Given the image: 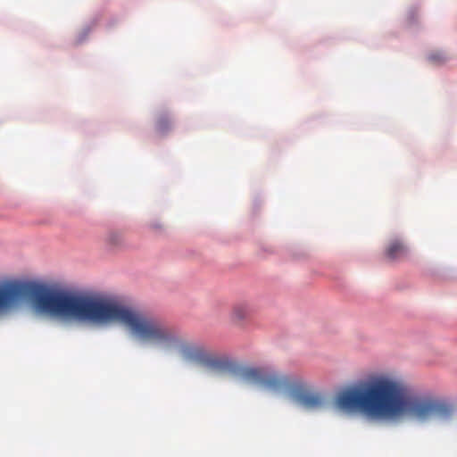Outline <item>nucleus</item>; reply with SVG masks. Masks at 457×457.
<instances>
[{"mask_svg":"<svg viewBox=\"0 0 457 457\" xmlns=\"http://www.w3.org/2000/svg\"><path fill=\"white\" fill-rule=\"evenodd\" d=\"M28 299L35 309L53 317L75 319L95 324L120 323L141 341L149 343V316L116 301L75 295L45 285L7 281L0 284V313Z\"/></svg>","mask_w":457,"mask_h":457,"instance_id":"obj_1","label":"nucleus"},{"mask_svg":"<svg viewBox=\"0 0 457 457\" xmlns=\"http://www.w3.org/2000/svg\"><path fill=\"white\" fill-rule=\"evenodd\" d=\"M243 377L264 389L289 395L306 409H318L324 403L321 395L312 391L305 381L298 376L248 368L244 370Z\"/></svg>","mask_w":457,"mask_h":457,"instance_id":"obj_3","label":"nucleus"},{"mask_svg":"<svg viewBox=\"0 0 457 457\" xmlns=\"http://www.w3.org/2000/svg\"><path fill=\"white\" fill-rule=\"evenodd\" d=\"M335 405L345 411L360 412L376 420L403 418L418 422L452 416L453 407L426 394H415L403 381L379 376L339 392Z\"/></svg>","mask_w":457,"mask_h":457,"instance_id":"obj_2","label":"nucleus"},{"mask_svg":"<svg viewBox=\"0 0 457 457\" xmlns=\"http://www.w3.org/2000/svg\"><path fill=\"white\" fill-rule=\"evenodd\" d=\"M428 59L431 63L440 65L445 63L448 57L443 52H434L428 55Z\"/></svg>","mask_w":457,"mask_h":457,"instance_id":"obj_7","label":"nucleus"},{"mask_svg":"<svg viewBox=\"0 0 457 457\" xmlns=\"http://www.w3.org/2000/svg\"><path fill=\"white\" fill-rule=\"evenodd\" d=\"M407 247L404 243L396 238L389 242L386 249V257L391 261L400 259L407 254Z\"/></svg>","mask_w":457,"mask_h":457,"instance_id":"obj_4","label":"nucleus"},{"mask_svg":"<svg viewBox=\"0 0 457 457\" xmlns=\"http://www.w3.org/2000/svg\"><path fill=\"white\" fill-rule=\"evenodd\" d=\"M183 352L187 355L198 356L201 351L190 345H183Z\"/></svg>","mask_w":457,"mask_h":457,"instance_id":"obj_8","label":"nucleus"},{"mask_svg":"<svg viewBox=\"0 0 457 457\" xmlns=\"http://www.w3.org/2000/svg\"><path fill=\"white\" fill-rule=\"evenodd\" d=\"M249 309L245 304H236L231 311V319L236 322H240L247 318Z\"/></svg>","mask_w":457,"mask_h":457,"instance_id":"obj_5","label":"nucleus"},{"mask_svg":"<svg viewBox=\"0 0 457 457\" xmlns=\"http://www.w3.org/2000/svg\"><path fill=\"white\" fill-rule=\"evenodd\" d=\"M171 126L170 119L165 115L162 114L158 117L156 120V129L160 133L166 132Z\"/></svg>","mask_w":457,"mask_h":457,"instance_id":"obj_6","label":"nucleus"}]
</instances>
